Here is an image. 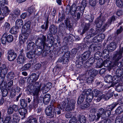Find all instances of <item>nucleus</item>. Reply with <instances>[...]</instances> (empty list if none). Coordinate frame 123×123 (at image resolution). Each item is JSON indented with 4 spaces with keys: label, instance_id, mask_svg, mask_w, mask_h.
<instances>
[{
    "label": "nucleus",
    "instance_id": "09e8293b",
    "mask_svg": "<svg viewBox=\"0 0 123 123\" xmlns=\"http://www.w3.org/2000/svg\"><path fill=\"white\" fill-rule=\"evenodd\" d=\"M92 70H90L88 72V74L91 76V77H89L87 79V81L89 84H91L92 82Z\"/></svg>",
    "mask_w": 123,
    "mask_h": 123
},
{
    "label": "nucleus",
    "instance_id": "f03ea898",
    "mask_svg": "<svg viewBox=\"0 0 123 123\" xmlns=\"http://www.w3.org/2000/svg\"><path fill=\"white\" fill-rule=\"evenodd\" d=\"M47 39L46 36L41 35L36 39L35 44L37 45L34 51L36 54L37 55H41L43 50L42 46L44 48L45 47H48V44L46 43Z\"/></svg>",
    "mask_w": 123,
    "mask_h": 123
},
{
    "label": "nucleus",
    "instance_id": "6e6552de",
    "mask_svg": "<svg viewBox=\"0 0 123 123\" xmlns=\"http://www.w3.org/2000/svg\"><path fill=\"white\" fill-rule=\"evenodd\" d=\"M7 54L8 59L10 61H13L17 57V54L12 49H9L8 50Z\"/></svg>",
    "mask_w": 123,
    "mask_h": 123
},
{
    "label": "nucleus",
    "instance_id": "f257e3e1",
    "mask_svg": "<svg viewBox=\"0 0 123 123\" xmlns=\"http://www.w3.org/2000/svg\"><path fill=\"white\" fill-rule=\"evenodd\" d=\"M41 86V85L39 84V82H37L33 85L32 84H30L27 87L28 90L31 93V95L33 96V99L31 105L35 108L38 106L39 93L41 91L40 89Z\"/></svg>",
    "mask_w": 123,
    "mask_h": 123
},
{
    "label": "nucleus",
    "instance_id": "9b49d317",
    "mask_svg": "<svg viewBox=\"0 0 123 123\" xmlns=\"http://www.w3.org/2000/svg\"><path fill=\"white\" fill-rule=\"evenodd\" d=\"M80 10V7H77L75 4H73L71 6L70 10V14L71 15L74 16V17H76V15L75 13L76 11Z\"/></svg>",
    "mask_w": 123,
    "mask_h": 123
},
{
    "label": "nucleus",
    "instance_id": "2eb2a0df",
    "mask_svg": "<svg viewBox=\"0 0 123 123\" xmlns=\"http://www.w3.org/2000/svg\"><path fill=\"white\" fill-rule=\"evenodd\" d=\"M0 123H14V122L12 120L11 116L8 115L6 116L4 121L3 119L1 118L0 120Z\"/></svg>",
    "mask_w": 123,
    "mask_h": 123
},
{
    "label": "nucleus",
    "instance_id": "4be33fe9",
    "mask_svg": "<svg viewBox=\"0 0 123 123\" xmlns=\"http://www.w3.org/2000/svg\"><path fill=\"white\" fill-rule=\"evenodd\" d=\"M85 92H82L80 96L77 101V103L78 104H81L83 102L85 96Z\"/></svg>",
    "mask_w": 123,
    "mask_h": 123
},
{
    "label": "nucleus",
    "instance_id": "5fc2aeb1",
    "mask_svg": "<svg viewBox=\"0 0 123 123\" xmlns=\"http://www.w3.org/2000/svg\"><path fill=\"white\" fill-rule=\"evenodd\" d=\"M28 123H38L37 122V119L34 117H30L28 121Z\"/></svg>",
    "mask_w": 123,
    "mask_h": 123
},
{
    "label": "nucleus",
    "instance_id": "c9c22d12",
    "mask_svg": "<svg viewBox=\"0 0 123 123\" xmlns=\"http://www.w3.org/2000/svg\"><path fill=\"white\" fill-rule=\"evenodd\" d=\"M36 55L34 51L29 52L26 54L27 57L29 58H34Z\"/></svg>",
    "mask_w": 123,
    "mask_h": 123
},
{
    "label": "nucleus",
    "instance_id": "f704fd0d",
    "mask_svg": "<svg viewBox=\"0 0 123 123\" xmlns=\"http://www.w3.org/2000/svg\"><path fill=\"white\" fill-rule=\"evenodd\" d=\"M7 33L5 32L4 33L1 38V42L3 44L6 45V42H7L6 38V36H7Z\"/></svg>",
    "mask_w": 123,
    "mask_h": 123
},
{
    "label": "nucleus",
    "instance_id": "412c9836",
    "mask_svg": "<svg viewBox=\"0 0 123 123\" xmlns=\"http://www.w3.org/2000/svg\"><path fill=\"white\" fill-rule=\"evenodd\" d=\"M69 59L68 57L67 58L66 57L62 56V57L59 58L57 62H63V64L66 63L68 62Z\"/></svg>",
    "mask_w": 123,
    "mask_h": 123
},
{
    "label": "nucleus",
    "instance_id": "79ce46f5",
    "mask_svg": "<svg viewBox=\"0 0 123 123\" xmlns=\"http://www.w3.org/2000/svg\"><path fill=\"white\" fill-rule=\"evenodd\" d=\"M20 104L21 106L23 108H26L27 105L26 101L23 99H21L20 100Z\"/></svg>",
    "mask_w": 123,
    "mask_h": 123
},
{
    "label": "nucleus",
    "instance_id": "338daca9",
    "mask_svg": "<svg viewBox=\"0 0 123 123\" xmlns=\"http://www.w3.org/2000/svg\"><path fill=\"white\" fill-rule=\"evenodd\" d=\"M100 92L98 90L95 89L94 90V91H93V95L94 96L98 97Z\"/></svg>",
    "mask_w": 123,
    "mask_h": 123
},
{
    "label": "nucleus",
    "instance_id": "c85d7f7f",
    "mask_svg": "<svg viewBox=\"0 0 123 123\" xmlns=\"http://www.w3.org/2000/svg\"><path fill=\"white\" fill-rule=\"evenodd\" d=\"M90 24L89 23L86 24L85 25L84 28L80 30V32L81 33V34H83L86 31H87L90 28Z\"/></svg>",
    "mask_w": 123,
    "mask_h": 123
},
{
    "label": "nucleus",
    "instance_id": "37998d69",
    "mask_svg": "<svg viewBox=\"0 0 123 123\" xmlns=\"http://www.w3.org/2000/svg\"><path fill=\"white\" fill-rule=\"evenodd\" d=\"M64 23L66 24L67 28L69 29L72 28V25L70 23V21L69 19L67 18L64 21Z\"/></svg>",
    "mask_w": 123,
    "mask_h": 123
},
{
    "label": "nucleus",
    "instance_id": "7ed1b4c3",
    "mask_svg": "<svg viewBox=\"0 0 123 123\" xmlns=\"http://www.w3.org/2000/svg\"><path fill=\"white\" fill-rule=\"evenodd\" d=\"M75 103L74 100L73 99H70L67 98L65 100L64 102L63 101L61 102V104L63 108H64L67 105L66 110L67 111H70L74 110Z\"/></svg>",
    "mask_w": 123,
    "mask_h": 123
},
{
    "label": "nucleus",
    "instance_id": "72a5a7b5",
    "mask_svg": "<svg viewBox=\"0 0 123 123\" xmlns=\"http://www.w3.org/2000/svg\"><path fill=\"white\" fill-rule=\"evenodd\" d=\"M105 112L104 109L101 108L100 109L98 110V113H97V118H99L102 115H104Z\"/></svg>",
    "mask_w": 123,
    "mask_h": 123
},
{
    "label": "nucleus",
    "instance_id": "774afa93",
    "mask_svg": "<svg viewBox=\"0 0 123 123\" xmlns=\"http://www.w3.org/2000/svg\"><path fill=\"white\" fill-rule=\"evenodd\" d=\"M90 106L89 103L86 102L84 104H82L81 105L80 107L82 109H85L88 107Z\"/></svg>",
    "mask_w": 123,
    "mask_h": 123
},
{
    "label": "nucleus",
    "instance_id": "aec40b11",
    "mask_svg": "<svg viewBox=\"0 0 123 123\" xmlns=\"http://www.w3.org/2000/svg\"><path fill=\"white\" fill-rule=\"evenodd\" d=\"M52 86V85L51 83L50 82L47 83L43 90V93L47 92L51 88Z\"/></svg>",
    "mask_w": 123,
    "mask_h": 123
},
{
    "label": "nucleus",
    "instance_id": "cd10ccee",
    "mask_svg": "<svg viewBox=\"0 0 123 123\" xmlns=\"http://www.w3.org/2000/svg\"><path fill=\"white\" fill-rule=\"evenodd\" d=\"M23 21L21 19H17L15 22L16 26L18 28H20L21 26L23 27Z\"/></svg>",
    "mask_w": 123,
    "mask_h": 123
},
{
    "label": "nucleus",
    "instance_id": "864d4df0",
    "mask_svg": "<svg viewBox=\"0 0 123 123\" xmlns=\"http://www.w3.org/2000/svg\"><path fill=\"white\" fill-rule=\"evenodd\" d=\"M12 116L14 121L16 120V121H17L19 120L18 114V113H14L12 115Z\"/></svg>",
    "mask_w": 123,
    "mask_h": 123
},
{
    "label": "nucleus",
    "instance_id": "c03bdc74",
    "mask_svg": "<svg viewBox=\"0 0 123 123\" xmlns=\"http://www.w3.org/2000/svg\"><path fill=\"white\" fill-rule=\"evenodd\" d=\"M113 93H106L105 95L104 94L102 95H103L104 98L105 100H107L109 99L111 97L113 96Z\"/></svg>",
    "mask_w": 123,
    "mask_h": 123
},
{
    "label": "nucleus",
    "instance_id": "6e6d98bb",
    "mask_svg": "<svg viewBox=\"0 0 123 123\" xmlns=\"http://www.w3.org/2000/svg\"><path fill=\"white\" fill-rule=\"evenodd\" d=\"M123 31V27L122 26H120V28L117 30L115 33V36H117L119 34L121 33Z\"/></svg>",
    "mask_w": 123,
    "mask_h": 123
},
{
    "label": "nucleus",
    "instance_id": "5701e85b",
    "mask_svg": "<svg viewBox=\"0 0 123 123\" xmlns=\"http://www.w3.org/2000/svg\"><path fill=\"white\" fill-rule=\"evenodd\" d=\"M0 70L2 73L3 75L6 76L8 71V68L4 64L2 65L1 68H0Z\"/></svg>",
    "mask_w": 123,
    "mask_h": 123
},
{
    "label": "nucleus",
    "instance_id": "1a4fd4ad",
    "mask_svg": "<svg viewBox=\"0 0 123 123\" xmlns=\"http://www.w3.org/2000/svg\"><path fill=\"white\" fill-rule=\"evenodd\" d=\"M24 32L20 35L19 37L20 42L21 44L24 43L27 40L29 34L27 31H25Z\"/></svg>",
    "mask_w": 123,
    "mask_h": 123
},
{
    "label": "nucleus",
    "instance_id": "9d476101",
    "mask_svg": "<svg viewBox=\"0 0 123 123\" xmlns=\"http://www.w3.org/2000/svg\"><path fill=\"white\" fill-rule=\"evenodd\" d=\"M39 74H38L32 73L30 75L31 78H29L28 79V81L29 80V83H32L36 81L39 78Z\"/></svg>",
    "mask_w": 123,
    "mask_h": 123
},
{
    "label": "nucleus",
    "instance_id": "f8f14e48",
    "mask_svg": "<svg viewBox=\"0 0 123 123\" xmlns=\"http://www.w3.org/2000/svg\"><path fill=\"white\" fill-rule=\"evenodd\" d=\"M53 108H54L53 110L54 117L56 116V114L58 115L61 114V111L62 110L63 108L61 104H58L56 107H55L54 105V107Z\"/></svg>",
    "mask_w": 123,
    "mask_h": 123
},
{
    "label": "nucleus",
    "instance_id": "20e7f679",
    "mask_svg": "<svg viewBox=\"0 0 123 123\" xmlns=\"http://www.w3.org/2000/svg\"><path fill=\"white\" fill-rule=\"evenodd\" d=\"M120 46L119 50L115 52L112 58L113 62L115 64L117 63V62L123 57V46Z\"/></svg>",
    "mask_w": 123,
    "mask_h": 123
},
{
    "label": "nucleus",
    "instance_id": "e2e57ef3",
    "mask_svg": "<svg viewBox=\"0 0 123 123\" xmlns=\"http://www.w3.org/2000/svg\"><path fill=\"white\" fill-rule=\"evenodd\" d=\"M92 100V95H88L86 99V102L88 103L91 102Z\"/></svg>",
    "mask_w": 123,
    "mask_h": 123
},
{
    "label": "nucleus",
    "instance_id": "4468645a",
    "mask_svg": "<svg viewBox=\"0 0 123 123\" xmlns=\"http://www.w3.org/2000/svg\"><path fill=\"white\" fill-rule=\"evenodd\" d=\"M26 58L24 54L19 55L17 58V62L18 64H22L25 62Z\"/></svg>",
    "mask_w": 123,
    "mask_h": 123
},
{
    "label": "nucleus",
    "instance_id": "603ef678",
    "mask_svg": "<svg viewBox=\"0 0 123 123\" xmlns=\"http://www.w3.org/2000/svg\"><path fill=\"white\" fill-rule=\"evenodd\" d=\"M116 3L117 6L119 7H121L123 5V0H116Z\"/></svg>",
    "mask_w": 123,
    "mask_h": 123
},
{
    "label": "nucleus",
    "instance_id": "ddd939ff",
    "mask_svg": "<svg viewBox=\"0 0 123 123\" xmlns=\"http://www.w3.org/2000/svg\"><path fill=\"white\" fill-rule=\"evenodd\" d=\"M92 44H91L89 47V49L90 51H88L84 52L83 54L81 55L82 57L83 58V59H84V60L85 61L88 58L90 55L91 53L90 51H92Z\"/></svg>",
    "mask_w": 123,
    "mask_h": 123
},
{
    "label": "nucleus",
    "instance_id": "f3484780",
    "mask_svg": "<svg viewBox=\"0 0 123 123\" xmlns=\"http://www.w3.org/2000/svg\"><path fill=\"white\" fill-rule=\"evenodd\" d=\"M51 99V95L49 94H47L44 95L43 98V102L45 105L48 104Z\"/></svg>",
    "mask_w": 123,
    "mask_h": 123
},
{
    "label": "nucleus",
    "instance_id": "58836bf2",
    "mask_svg": "<svg viewBox=\"0 0 123 123\" xmlns=\"http://www.w3.org/2000/svg\"><path fill=\"white\" fill-rule=\"evenodd\" d=\"M123 90V83H119L116 86V90L117 91L120 92Z\"/></svg>",
    "mask_w": 123,
    "mask_h": 123
},
{
    "label": "nucleus",
    "instance_id": "473e14b6",
    "mask_svg": "<svg viewBox=\"0 0 123 123\" xmlns=\"http://www.w3.org/2000/svg\"><path fill=\"white\" fill-rule=\"evenodd\" d=\"M10 12V11L8 9V7L6 6H5L2 9V14L3 16H5L7 15Z\"/></svg>",
    "mask_w": 123,
    "mask_h": 123
},
{
    "label": "nucleus",
    "instance_id": "de8ad7c7",
    "mask_svg": "<svg viewBox=\"0 0 123 123\" xmlns=\"http://www.w3.org/2000/svg\"><path fill=\"white\" fill-rule=\"evenodd\" d=\"M31 67L30 65L28 63L25 65L21 69L20 71H22L28 69Z\"/></svg>",
    "mask_w": 123,
    "mask_h": 123
},
{
    "label": "nucleus",
    "instance_id": "0eeeda50",
    "mask_svg": "<svg viewBox=\"0 0 123 123\" xmlns=\"http://www.w3.org/2000/svg\"><path fill=\"white\" fill-rule=\"evenodd\" d=\"M105 21V17L101 13L95 21V23L96 26L98 28H100Z\"/></svg>",
    "mask_w": 123,
    "mask_h": 123
},
{
    "label": "nucleus",
    "instance_id": "a18cd8bd",
    "mask_svg": "<svg viewBox=\"0 0 123 123\" xmlns=\"http://www.w3.org/2000/svg\"><path fill=\"white\" fill-rule=\"evenodd\" d=\"M116 74L118 77L121 76L123 74V72L120 68H118L116 71Z\"/></svg>",
    "mask_w": 123,
    "mask_h": 123
},
{
    "label": "nucleus",
    "instance_id": "6ab92c4d",
    "mask_svg": "<svg viewBox=\"0 0 123 123\" xmlns=\"http://www.w3.org/2000/svg\"><path fill=\"white\" fill-rule=\"evenodd\" d=\"M25 108H20L18 110V112L19 114L21 116H23L21 119H23L25 117V115L27 112V110Z\"/></svg>",
    "mask_w": 123,
    "mask_h": 123
},
{
    "label": "nucleus",
    "instance_id": "13d9d810",
    "mask_svg": "<svg viewBox=\"0 0 123 123\" xmlns=\"http://www.w3.org/2000/svg\"><path fill=\"white\" fill-rule=\"evenodd\" d=\"M123 107L122 106H120L118 107L116 110L115 112L117 114H120L123 111V109H122Z\"/></svg>",
    "mask_w": 123,
    "mask_h": 123
},
{
    "label": "nucleus",
    "instance_id": "69168bd1",
    "mask_svg": "<svg viewBox=\"0 0 123 123\" xmlns=\"http://www.w3.org/2000/svg\"><path fill=\"white\" fill-rule=\"evenodd\" d=\"M83 58L82 57L81 55L79 56L78 57V61L79 63L80 64H83L84 61H86L84 60V59H83Z\"/></svg>",
    "mask_w": 123,
    "mask_h": 123
},
{
    "label": "nucleus",
    "instance_id": "a211bd4d",
    "mask_svg": "<svg viewBox=\"0 0 123 123\" xmlns=\"http://www.w3.org/2000/svg\"><path fill=\"white\" fill-rule=\"evenodd\" d=\"M114 64L112 61V62H111L110 61L107 60H105L103 62L102 65L101 66H100V68L102 67L103 65L105 67H114Z\"/></svg>",
    "mask_w": 123,
    "mask_h": 123
},
{
    "label": "nucleus",
    "instance_id": "4d7b16f0",
    "mask_svg": "<svg viewBox=\"0 0 123 123\" xmlns=\"http://www.w3.org/2000/svg\"><path fill=\"white\" fill-rule=\"evenodd\" d=\"M49 21L48 19H47L46 21L45 25V26L44 25H42L41 28L42 29H44L45 31H46L48 29L49 26Z\"/></svg>",
    "mask_w": 123,
    "mask_h": 123
},
{
    "label": "nucleus",
    "instance_id": "423d86ee",
    "mask_svg": "<svg viewBox=\"0 0 123 123\" xmlns=\"http://www.w3.org/2000/svg\"><path fill=\"white\" fill-rule=\"evenodd\" d=\"M54 102H52L50 105L46 108L45 110L46 114L51 118L54 117L53 110L52 111V109L54 107Z\"/></svg>",
    "mask_w": 123,
    "mask_h": 123
},
{
    "label": "nucleus",
    "instance_id": "052dcab7",
    "mask_svg": "<svg viewBox=\"0 0 123 123\" xmlns=\"http://www.w3.org/2000/svg\"><path fill=\"white\" fill-rule=\"evenodd\" d=\"M111 114V111L110 110H106L105 111L104 114V117H109Z\"/></svg>",
    "mask_w": 123,
    "mask_h": 123
},
{
    "label": "nucleus",
    "instance_id": "8fccbe9b",
    "mask_svg": "<svg viewBox=\"0 0 123 123\" xmlns=\"http://www.w3.org/2000/svg\"><path fill=\"white\" fill-rule=\"evenodd\" d=\"M8 34L6 36V38L7 42L11 43L13 41V36L11 35H8Z\"/></svg>",
    "mask_w": 123,
    "mask_h": 123
},
{
    "label": "nucleus",
    "instance_id": "a878e982",
    "mask_svg": "<svg viewBox=\"0 0 123 123\" xmlns=\"http://www.w3.org/2000/svg\"><path fill=\"white\" fill-rule=\"evenodd\" d=\"M116 48V44L115 42H112L109 44L108 46L109 50L110 49L111 51L115 50Z\"/></svg>",
    "mask_w": 123,
    "mask_h": 123
},
{
    "label": "nucleus",
    "instance_id": "2f4dec72",
    "mask_svg": "<svg viewBox=\"0 0 123 123\" xmlns=\"http://www.w3.org/2000/svg\"><path fill=\"white\" fill-rule=\"evenodd\" d=\"M47 42L48 40H50L51 44H53L54 42V38L53 37L52 35L51 34L48 33L47 35Z\"/></svg>",
    "mask_w": 123,
    "mask_h": 123
},
{
    "label": "nucleus",
    "instance_id": "ea45409f",
    "mask_svg": "<svg viewBox=\"0 0 123 123\" xmlns=\"http://www.w3.org/2000/svg\"><path fill=\"white\" fill-rule=\"evenodd\" d=\"M18 31V28L16 26L13 27L10 30V32L12 34H16Z\"/></svg>",
    "mask_w": 123,
    "mask_h": 123
},
{
    "label": "nucleus",
    "instance_id": "0e129e2a",
    "mask_svg": "<svg viewBox=\"0 0 123 123\" xmlns=\"http://www.w3.org/2000/svg\"><path fill=\"white\" fill-rule=\"evenodd\" d=\"M118 105L117 103L114 102L111 105L109 106L110 108L111 111H112Z\"/></svg>",
    "mask_w": 123,
    "mask_h": 123
},
{
    "label": "nucleus",
    "instance_id": "3c124183",
    "mask_svg": "<svg viewBox=\"0 0 123 123\" xmlns=\"http://www.w3.org/2000/svg\"><path fill=\"white\" fill-rule=\"evenodd\" d=\"M79 121L80 123H86V119L84 116H80L79 119Z\"/></svg>",
    "mask_w": 123,
    "mask_h": 123
},
{
    "label": "nucleus",
    "instance_id": "e433bc0d",
    "mask_svg": "<svg viewBox=\"0 0 123 123\" xmlns=\"http://www.w3.org/2000/svg\"><path fill=\"white\" fill-rule=\"evenodd\" d=\"M123 122V115L117 116L116 118L115 123H122Z\"/></svg>",
    "mask_w": 123,
    "mask_h": 123
},
{
    "label": "nucleus",
    "instance_id": "dca6fc26",
    "mask_svg": "<svg viewBox=\"0 0 123 123\" xmlns=\"http://www.w3.org/2000/svg\"><path fill=\"white\" fill-rule=\"evenodd\" d=\"M49 30L50 33H49L55 35L57 32V27L54 25H51L49 27Z\"/></svg>",
    "mask_w": 123,
    "mask_h": 123
},
{
    "label": "nucleus",
    "instance_id": "a19ab883",
    "mask_svg": "<svg viewBox=\"0 0 123 123\" xmlns=\"http://www.w3.org/2000/svg\"><path fill=\"white\" fill-rule=\"evenodd\" d=\"M65 26L63 23H61L58 27L59 31L61 32H64L65 30Z\"/></svg>",
    "mask_w": 123,
    "mask_h": 123
},
{
    "label": "nucleus",
    "instance_id": "7c9ffc66",
    "mask_svg": "<svg viewBox=\"0 0 123 123\" xmlns=\"http://www.w3.org/2000/svg\"><path fill=\"white\" fill-rule=\"evenodd\" d=\"M31 22L29 21H27L25 24L22 28H24V31H27L30 29L31 27Z\"/></svg>",
    "mask_w": 123,
    "mask_h": 123
},
{
    "label": "nucleus",
    "instance_id": "bb28decb",
    "mask_svg": "<svg viewBox=\"0 0 123 123\" xmlns=\"http://www.w3.org/2000/svg\"><path fill=\"white\" fill-rule=\"evenodd\" d=\"M15 75L14 73L12 72H10L7 74L6 77L7 80H13Z\"/></svg>",
    "mask_w": 123,
    "mask_h": 123
},
{
    "label": "nucleus",
    "instance_id": "393cba45",
    "mask_svg": "<svg viewBox=\"0 0 123 123\" xmlns=\"http://www.w3.org/2000/svg\"><path fill=\"white\" fill-rule=\"evenodd\" d=\"M27 48L28 49L32 50L34 49L35 47V43L32 41L28 42Z\"/></svg>",
    "mask_w": 123,
    "mask_h": 123
},
{
    "label": "nucleus",
    "instance_id": "680f3d73",
    "mask_svg": "<svg viewBox=\"0 0 123 123\" xmlns=\"http://www.w3.org/2000/svg\"><path fill=\"white\" fill-rule=\"evenodd\" d=\"M28 11L30 15L33 13H34L35 11V8L33 6L29 8L28 9Z\"/></svg>",
    "mask_w": 123,
    "mask_h": 123
},
{
    "label": "nucleus",
    "instance_id": "4c0bfd02",
    "mask_svg": "<svg viewBox=\"0 0 123 123\" xmlns=\"http://www.w3.org/2000/svg\"><path fill=\"white\" fill-rule=\"evenodd\" d=\"M117 17L116 16L113 15L111 17L108 19V23L109 24H111L112 22L113 23L116 20Z\"/></svg>",
    "mask_w": 123,
    "mask_h": 123
},
{
    "label": "nucleus",
    "instance_id": "49530a36",
    "mask_svg": "<svg viewBox=\"0 0 123 123\" xmlns=\"http://www.w3.org/2000/svg\"><path fill=\"white\" fill-rule=\"evenodd\" d=\"M97 36L98 38V40L99 42L102 41L105 37V35L104 34H100L98 35H97ZM96 41H97V40Z\"/></svg>",
    "mask_w": 123,
    "mask_h": 123
},
{
    "label": "nucleus",
    "instance_id": "39448f33",
    "mask_svg": "<svg viewBox=\"0 0 123 123\" xmlns=\"http://www.w3.org/2000/svg\"><path fill=\"white\" fill-rule=\"evenodd\" d=\"M117 77L115 76L112 77L111 75H107L105 78L104 80L106 82L111 83V86H113L118 82V81L117 78Z\"/></svg>",
    "mask_w": 123,
    "mask_h": 123
},
{
    "label": "nucleus",
    "instance_id": "bf43d9fd",
    "mask_svg": "<svg viewBox=\"0 0 123 123\" xmlns=\"http://www.w3.org/2000/svg\"><path fill=\"white\" fill-rule=\"evenodd\" d=\"M3 27L4 28L6 31H8L10 28V25L8 23H6L4 25Z\"/></svg>",
    "mask_w": 123,
    "mask_h": 123
},
{
    "label": "nucleus",
    "instance_id": "b1692460",
    "mask_svg": "<svg viewBox=\"0 0 123 123\" xmlns=\"http://www.w3.org/2000/svg\"><path fill=\"white\" fill-rule=\"evenodd\" d=\"M87 2L86 0H82L81 4L80 7V11L81 12V13L83 12L85 8L87 5Z\"/></svg>",
    "mask_w": 123,
    "mask_h": 123
},
{
    "label": "nucleus",
    "instance_id": "c756f323",
    "mask_svg": "<svg viewBox=\"0 0 123 123\" xmlns=\"http://www.w3.org/2000/svg\"><path fill=\"white\" fill-rule=\"evenodd\" d=\"M5 86H1L0 87V89L2 93V95L4 97H6L8 93L7 90L5 88Z\"/></svg>",
    "mask_w": 123,
    "mask_h": 123
}]
</instances>
